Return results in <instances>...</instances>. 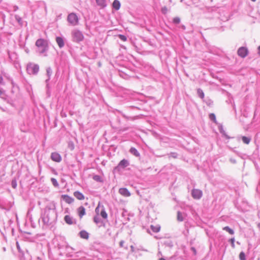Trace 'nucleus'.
Here are the masks:
<instances>
[{
  "mask_svg": "<svg viewBox=\"0 0 260 260\" xmlns=\"http://www.w3.org/2000/svg\"><path fill=\"white\" fill-rule=\"evenodd\" d=\"M72 36L73 41L77 43L83 41L84 38L83 33L78 29L74 30L72 32Z\"/></svg>",
  "mask_w": 260,
  "mask_h": 260,
  "instance_id": "1",
  "label": "nucleus"
},
{
  "mask_svg": "<svg viewBox=\"0 0 260 260\" xmlns=\"http://www.w3.org/2000/svg\"><path fill=\"white\" fill-rule=\"evenodd\" d=\"M67 21L71 25L75 26L78 24L79 18L76 13H71L67 17Z\"/></svg>",
  "mask_w": 260,
  "mask_h": 260,
  "instance_id": "2",
  "label": "nucleus"
},
{
  "mask_svg": "<svg viewBox=\"0 0 260 260\" xmlns=\"http://www.w3.org/2000/svg\"><path fill=\"white\" fill-rule=\"evenodd\" d=\"M26 70L29 74H36L38 72L39 67L37 64L30 63L27 65Z\"/></svg>",
  "mask_w": 260,
  "mask_h": 260,
  "instance_id": "3",
  "label": "nucleus"
},
{
  "mask_svg": "<svg viewBox=\"0 0 260 260\" xmlns=\"http://www.w3.org/2000/svg\"><path fill=\"white\" fill-rule=\"evenodd\" d=\"M36 45L38 47L40 48L41 51V52H43L45 51L46 49V48L47 47V42L42 39H40L37 40L36 42Z\"/></svg>",
  "mask_w": 260,
  "mask_h": 260,
  "instance_id": "4",
  "label": "nucleus"
},
{
  "mask_svg": "<svg viewBox=\"0 0 260 260\" xmlns=\"http://www.w3.org/2000/svg\"><path fill=\"white\" fill-rule=\"evenodd\" d=\"M191 195L194 199H200L202 195V191L198 189H193L191 191Z\"/></svg>",
  "mask_w": 260,
  "mask_h": 260,
  "instance_id": "5",
  "label": "nucleus"
},
{
  "mask_svg": "<svg viewBox=\"0 0 260 260\" xmlns=\"http://www.w3.org/2000/svg\"><path fill=\"white\" fill-rule=\"evenodd\" d=\"M237 53L239 56L240 57L244 58L248 54V50L246 48L242 47H240L237 51Z\"/></svg>",
  "mask_w": 260,
  "mask_h": 260,
  "instance_id": "6",
  "label": "nucleus"
},
{
  "mask_svg": "<svg viewBox=\"0 0 260 260\" xmlns=\"http://www.w3.org/2000/svg\"><path fill=\"white\" fill-rule=\"evenodd\" d=\"M51 159L55 162H59L61 160V156L57 152H53L51 154Z\"/></svg>",
  "mask_w": 260,
  "mask_h": 260,
  "instance_id": "7",
  "label": "nucleus"
},
{
  "mask_svg": "<svg viewBox=\"0 0 260 260\" xmlns=\"http://www.w3.org/2000/svg\"><path fill=\"white\" fill-rule=\"evenodd\" d=\"M61 198L67 204H71L74 202V199L67 194L61 195Z\"/></svg>",
  "mask_w": 260,
  "mask_h": 260,
  "instance_id": "8",
  "label": "nucleus"
},
{
  "mask_svg": "<svg viewBox=\"0 0 260 260\" xmlns=\"http://www.w3.org/2000/svg\"><path fill=\"white\" fill-rule=\"evenodd\" d=\"M77 213L80 219H81L84 215L86 214L85 208L81 206L78 208Z\"/></svg>",
  "mask_w": 260,
  "mask_h": 260,
  "instance_id": "9",
  "label": "nucleus"
},
{
  "mask_svg": "<svg viewBox=\"0 0 260 260\" xmlns=\"http://www.w3.org/2000/svg\"><path fill=\"white\" fill-rule=\"evenodd\" d=\"M119 193L125 197H128L131 196V193L126 188H121L119 189Z\"/></svg>",
  "mask_w": 260,
  "mask_h": 260,
  "instance_id": "10",
  "label": "nucleus"
},
{
  "mask_svg": "<svg viewBox=\"0 0 260 260\" xmlns=\"http://www.w3.org/2000/svg\"><path fill=\"white\" fill-rule=\"evenodd\" d=\"M74 197L79 200H83L85 199V197L82 193L79 191H76L73 193Z\"/></svg>",
  "mask_w": 260,
  "mask_h": 260,
  "instance_id": "11",
  "label": "nucleus"
},
{
  "mask_svg": "<svg viewBox=\"0 0 260 260\" xmlns=\"http://www.w3.org/2000/svg\"><path fill=\"white\" fill-rule=\"evenodd\" d=\"M129 162L127 160L123 159L121 160L118 164V166L122 168H124L128 166Z\"/></svg>",
  "mask_w": 260,
  "mask_h": 260,
  "instance_id": "12",
  "label": "nucleus"
},
{
  "mask_svg": "<svg viewBox=\"0 0 260 260\" xmlns=\"http://www.w3.org/2000/svg\"><path fill=\"white\" fill-rule=\"evenodd\" d=\"M80 237L85 239H88L89 237V234L88 233L85 231H81L80 233Z\"/></svg>",
  "mask_w": 260,
  "mask_h": 260,
  "instance_id": "13",
  "label": "nucleus"
},
{
  "mask_svg": "<svg viewBox=\"0 0 260 260\" xmlns=\"http://www.w3.org/2000/svg\"><path fill=\"white\" fill-rule=\"evenodd\" d=\"M64 219L65 222L68 224H72L73 223L72 218L70 215H66Z\"/></svg>",
  "mask_w": 260,
  "mask_h": 260,
  "instance_id": "14",
  "label": "nucleus"
},
{
  "mask_svg": "<svg viewBox=\"0 0 260 260\" xmlns=\"http://www.w3.org/2000/svg\"><path fill=\"white\" fill-rule=\"evenodd\" d=\"M112 6L115 10H118L120 9V3L118 0H114L112 4Z\"/></svg>",
  "mask_w": 260,
  "mask_h": 260,
  "instance_id": "15",
  "label": "nucleus"
},
{
  "mask_svg": "<svg viewBox=\"0 0 260 260\" xmlns=\"http://www.w3.org/2000/svg\"><path fill=\"white\" fill-rule=\"evenodd\" d=\"M56 41L60 48H61L64 46V42L61 38L59 37H57L56 38Z\"/></svg>",
  "mask_w": 260,
  "mask_h": 260,
  "instance_id": "16",
  "label": "nucleus"
},
{
  "mask_svg": "<svg viewBox=\"0 0 260 260\" xmlns=\"http://www.w3.org/2000/svg\"><path fill=\"white\" fill-rule=\"evenodd\" d=\"M96 2L102 8H104L106 6V0H96Z\"/></svg>",
  "mask_w": 260,
  "mask_h": 260,
  "instance_id": "17",
  "label": "nucleus"
},
{
  "mask_svg": "<svg viewBox=\"0 0 260 260\" xmlns=\"http://www.w3.org/2000/svg\"><path fill=\"white\" fill-rule=\"evenodd\" d=\"M151 229L154 232L157 233L160 231V226L158 224L151 225Z\"/></svg>",
  "mask_w": 260,
  "mask_h": 260,
  "instance_id": "18",
  "label": "nucleus"
},
{
  "mask_svg": "<svg viewBox=\"0 0 260 260\" xmlns=\"http://www.w3.org/2000/svg\"><path fill=\"white\" fill-rule=\"evenodd\" d=\"M242 140L243 142L246 144H249L251 141V139L250 138L247 137L246 136H243L242 137Z\"/></svg>",
  "mask_w": 260,
  "mask_h": 260,
  "instance_id": "19",
  "label": "nucleus"
},
{
  "mask_svg": "<svg viewBox=\"0 0 260 260\" xmlns=\"http://www.w3.org/2000/svg\"><path fill=\"white\" fill-rule=\"evenodd\" d=\"M130 152L136 156H138L139 155V152L135 148H131L130 149Z\"/></svg>",
  "mask_w": 260,
  "mask_h": 260,
  "instance_id": "20",
  "label": "nucleus"
},
{
  "mask_svg": "<svg viewBox=\"0 0 260 260\" xmlns=\"http://www.w3.org/2000/svg\"><path fill=\"white\" fill-rule=\"evenodd\" d=\"M223 230L228 232L231 235H233L234 234V231L230 228L229 226H225L223 228Z\"/></svg>",
  "mask_w": 260,
  "mask_h": 260,
  "instance_id": "21",
  "label": "nucleus"
},
{
  "mask_svg": "<svg viewBox=\"0 0 260 260\" xmlns=\"http://www.w3.org/2000/svg\"><path fill=\"white\" fill-rule=\"evenodd\" d=\"M177 220L179 221H182L183 220V217L182 214L180 211L177 212Z\"/></svg>",
  "mask_w": 260,
  "mask_h": 260,
  "instance_id": "22",
  "label": "nucleus"
},
{
  "mask_svg": "<svg viewBox=\"0 0 260 260\" xmlns=\"http://www.w3.org/2000/svg\"><path fill=\"white\" fill-rule=\"evenodd\" d=\"M100 214L103 218L106 219L107 218V214L104 209L101 211Z\"/></svg>",
  "mask_w": 260,
  "mask_h": 260,
  "instance_id": "23",
  "label": "nucleus"
},
{
  "mask_svg": "<svg viewBox=\"0 0 260 260\" xmlns=\"http://www.w3.org/2000/svg\"><path fill=\"white\" fill-rule=\"evenodd\" d=\"M173 22L175 24H178L180 22V19L178 17L173 18Z\"/></svg>",
  "mask_w": 260,
  "mask_h": 260,
  "instance_id": "24",
  "label": "nucleus"
},
{
  "mask_svg": "<svg viewBox=\"0 0 260 260\" xmlns=\"http://www.w3.org/2000/svg\"><path fill=\"white\" fill-rule=\"evenodd\" d=\"M239 258L240 260H246L245 255L243 252H241L239 254Z\"/></svg>",
  "mask_w": 260,
  "mask_h": 260,
  "instance_id": "25",
  "label": "nucleus"
},
{
  "mask_svg": "<svg viewBox=\"0 0 260 260\" xmlns=\"http://www.w3.org/2000/svg\"><path fill=\"white\" fill-rule=\"evenodd\" d=\"M161 11L162 14H166L168 13V9L167 7L165 6L161 8Z\"/></svg>",
  "mask_w": 260,
  "mask_h": 260,
  "instance_id": "26",
  "label": "nucleus"
},
{
  "mask_svg": "<svg viewBox=\"0 0 260 260\" xmlns=\"http://www.w3.org/2000/svg\"><path fill=\"white\" fill-rule=\"evenodd\" d=\"M51 182L53 185L55 187H57L58 186V183L57 180L55 178H51Z\"/></svg>",
  "mask_w": 260,
  "mask_h": 260,
  "instance_id": "27",
  "label": "nucleus"
},
{
  "mask_svg": "<svg viewBox=\"0 0 260 260\" xmlns=\"http://www.w3.org/2000/svg\"><path fill=\"white\" fill-rule=\"evenodd\" d=\"M209 118L211 120H213L214 122H216V117L215 115L213 113H211L209 115Z\"/></svg>",
  "mask_w": 260,
  "mask_h": 260,
  "instance_id": "28",
  "label": "nucleus"
},
{
  "mask_svg": "<svg viewBox=\"0 0 260 260\" xmlns=\"http://www.w3.org/2000/svg\"><path fill=\"white\" fill-rule=\"evenodd\" d=\"M118 37L120 38V39L124 42L126 41L127 40L126 37L122 35H119Z\"/></svg>",
  "mask_w": 260,
  "mask_h": 260,
  "instance_id": "29",
  "label": "nucleus"
},
{
  "mask_svg": "<svg viewBox=\"0 0 260 260\" xmlns=\"http://www.w3.org/2000/svg\"><path fill=\"white\" fill-rule=\"evenodd\" d=\"M230 241V242L231 243L232 247L233 248H234L235 247V243H234L235 239H234V238H231Z\"/></svg>",
  "mask_w": 260,
  "mask_h": 260,
  "instance_id": "30",
  "label": "nucleus"
},
{
  "mask_svg": "<svg viewBox=\"0 0 260 260\" xmlns=\"http://www.w3.org/2000/svg\"><path fill=\"white\" fill-rule=\"evenodd\" d=\"M51 71L50 69H48L47 70V75L48 76V77H49L51 75Z\"/></svg>",
  "mask_w": 260,
  "mask_h": 260,
  "instance_id": "31",
  "label": "nucleus"
},
{
  "mask_svg": "<svg viewBox=\"0 0 260 260\" xmlns=\"http://www.w3.org/2000/svg\"><path fill=\"white\" fill-rule=\"evenodd\" d=\"M93 220L96 223H98L99 222V218L98 217H94Z\"/></svg>",
  "mask_w": 260,
  "mask_h": 260,
  "instance_id": "32",
  "label": "nucleus"
},
{
  "mask_svg": "<svg viewBox=\"0 0 260 260\" xmlns=\"http://www.w3.org/2000/svg\"><path fill=\"white\" fill-rule=\"evenodd\" d=\"M16 246H17V248L18 249V250L20 251V245H19V244L18 243V242H16Z\"/></svg>",
  "mask_w": 260,
  "mask_h": 260,
  "instance_id": "33",
  "label": "nucleus"
},
{
  "mask_svg": "<svg viewBox=\"0 0 260 260\" xmlns=\"http://www.w3.org/2000/svg\"><path fill=\"white\" fill-rule=\"evenodd\" d=\"M43 220V221L46 223H48L49 222V219L48 218L47 219L46 218L44 217Z\"/></svg>",
  "mask_w": 260,
  "mask_h": 260,
  "instance_id": "34",
  "label": "nucleus"
},
{
  "mask_svg": "<svg viewBox=\"0 0 260 260\" xmlns=\"http://www.w3.org/2000/svg\"><path fill=\"white\" fill-rule=\"evenodd\" d=\"M191 249L193 251L194 254L196 255L197 254V251H196V249L194 247H192L191 248Z\"/></svg>",
  "mask_w": 260,
  "mask_h": 260,
  "instance_id": "35",
  "label": "nucleus"
},
{
  "mask_svg": "<svg viewBox=\"0 0 260 260\" xmlns=\"http://www.w3.org/2000/svg\"><path fill=\"white\" fill-rule=\"evenodd\" d=\"M12 186L13 187V188H15V187H16V182L12 181Z\"/></svg>",
  "mask_w": 260,
  "mask_h": 260,
  "instance_id": "36",
  "label": "nucleus"
},
{
  "mask_svg": "<svg viewBox=\"0 0 260 260\" xmlns=\"http://www.w3.org/2000/svg\"><path fill=\"white\" fill-rule=\"evenodd\" d=\"M0 83L3 84V78L2 76L0 75Z\"/></svg>",
  "mask_w": 260,
  "mask_h": 260,
  "instance_id": "37",
  "label": "nucleus"
},
{
  "mask_svg": "<svg viewBox=\"0 0 260 260\" xmlns=\"http://www.w3.org/2000/svg\"><path fill=\"white\" fill-rule=\"evenodd\" d=\"M258 53L259 55H260V46L258 48Z\"/></svg>",
  "mask_w": 260,
  "mask_h": 260,
  "instance_id": "38",
  "label": "nucleus"
},
{
  "mask_svg": "<svg viewBox=\"0 0 260 260\" xmlns=\"http://www.w3.org/2000/svg\"><path fill=\"white\" fill-rule=\"evenodd\" d=\"M200 96H201L202 98H204V93H203V92H202V93H201Z\"/></svg>",
  "mask_w": 260,
  "mask_h": 260,
  "instance_id": "39",
  "label": "nucleus"
},
{
  "mask_svg": "<svg viewBox=\"0 0 260 260\" xmlns=\"http://www.w3.org/2000/svg\"><path fill=\"white\" fill-rule=\"evenodd\" d=\"M99 207H96V209H95V211L96 212H99Z\"/></svg>",
  "mask_w": 260,
  "mask_h": 260,
  "instance_id": "40",
  "label": "nucleus"
},
{
  "mask_svg": "<svg viewBox=\"0 0 260 260\" xmlns=\"http://www.w3.org/2000/svg\"><path fill=\"white\" fill-rule=\"evenodd\" d=\"M71 149H74V145L73 144H72L71 145Z\"/></svg>",
  "mask_w": 260,
  "mask_h": 260,
  "instance_id": "41",
  "label": "nucleus"
},
{
  "mask_svg": "<svg viewBox=\"0 0 260 260\" xmlns=\"http://www.w3.org/2000/svg\"><path fill=\"white\" fill-rule=\"evenodd\" d=\"M3 94V91L0 89V95Z\"/></svg>",
  "mask_w": 260,
  "mask_h": 260,
  "instance_id": "42",
  "label": "nucleus"
},
{
  "mask_svg": "<svg viewBox=\"0 0 260 260\" xmlns=\"http://www.w3.org/2000/svg\"><path fill=\"white\" fill-rule=\"evenodd\" d=\"M159 260H166V259L164 258H160Z\"/></svg>",
  "mask_w": 260,
  "mask_h": 260,
  "instance_id": "43",
  "label": "nucleus"
},
{
  "mask_svg": "<svg viewBox=\"0 0 260 260\" xmlns=\"http://www.w3.org/2000/svg\"><path fill=\"white\" fill-rule=\"evenodd\" d=\"M120 246H122V243L121 242L120 243Z\"/></svg>",
  "mask_w": 260,
  "mask_h": 260,
  "instance_id": "44",
  "label": "nucleus"
},
{
  "mask_svg": "<svg viewBox=\"0 0 260 260\" xmlns=\"http://www.w3.org/2000/svg\"><path fill=\"white\" fill-rule=\"evenodd\" d=\"M253 2H255L256 0H251Z\"/></svg>",
  "mask_w": 260,
  "mask_h": 260,
  "instance_id": "45",
  "label": "nucleus"
}]
</instances>
